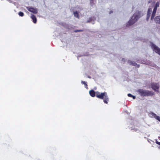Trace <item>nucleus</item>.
<instances>
[{
  "label": "nucleus",
  "mask_w": 160,
  "mask_h": 160,
  "mask_svg": "<svg viewBox=\"0 0 160 160\" xmlns=\"http://www.w3.org/2000/svg\"><path fill=\"white\" fill-rule=\"evenodd\" d=\"M89 94L92 97L96 96L99 99H103L104 102L105 103L108 104V101H109V99L106 92H103L100 93L98 92H95L93 90H91L89 91Z\"/></svg>",
  "instance_id": "1"
},
{
  "label": "nucleus",
  "mask_w": 160,
  "mask_h": 160,
  "mask_svg": "<svg viewBox=\"0 0 160 160\" xmlns=\"http://www.w3.org/2000/svg\"><path fill=\"white\" fill-rule=\"evenodd\" d=\"M138 93L141 97H152L155 94L154 92L148 90L139 89L137 91Z\"/></svg>",
  "instance_id": "2"
},
{
  "label": "nucleus",
  "mask_w": 160,
  "mask_h": 160,
  "mask_svg": "<svg viewBox=\"0 0 160 160\" xmlns=\"http://www.w3.org/2000/svg\"><path fill=\"white\" fill-rule=\"evenodd\" d=\"M140 16V15L139 12H137L135 13L131 19L127 23L126 26L128 27L132 25L139 18Z\"/></svg>",
  "instance_id": "3"
},
{
  "label": "nucleus",
  "mask_w": 160,
  "mask_h": 160,
  "mask_svg": "<svg viewBox=\"0 0 160 160\" xmlns=\"http://www.w3.org/2000/svg\"><path fill=\"white\" fill-rule=\"evenodd\" d=\"M159 83L152 82L151 84V87L155 91L159 92Z\"/></svg>",
  "instance_id": "4"
},
{
  "label": "nucleus",
  "mask_w": 160,
  "mask_h": 160,
  "mask_svg": "<svg viewBox=\"0 0 160 160\" xmlns=\"http://www.w3.org/2000/svg\"><path fill=\"white\" fill-rule=\"evenodd\" d=\"M151 46L153 50L160 55V48L152 43H151Z\"/></svg>",
  "instance_id": "5"
},
{
  "label": "nucleus",
  "mask_w": 160,
  "mask_h": 160,
  "mask_svg": "<svg viewBox=\"0 0 160 160\" xmlns=\"http://www.w3.org/2000/svg\"><path fill=\"white\" fill-rule=\"evenodd\" d=\"M128 63L131 65L136 66L138 68H139L140 67L139 65H138L137 63H136L135 62L133 61L128 60Z\"/></svg>",
  "instance_id": "6"
},
{
  "label": "nucleus",
  "mask_w": 160,
  "mask_h": 160,
  "mask_svg": "<svg viewBox=\"0 0 160 160\" xmlns=\"http://www.w3.org/2000/svg\"><path fill=\"white\" fill-rule=\"evenodd\" d=\"M151 114L155 118L160 122V117L157 116L156 114L153 112H152Z\"/></svg>",
  "instance_id": "7"
},
{
  "label": "nucleus",
  "mask_w": 160,
  "mask_h": 160,
  "mask_svg": "<svg viewBox=\"0 0 160 160\" xmlns=\"http://www.w3.org/2000/svg\"><path fill=\"white\" fill-rule=\"evenodd\" d=\"M154 20L156 23L160 24V16H156Z\"/></svg>",
  "instance_id": "8"
},
{
  "label": "nucleus",
  "mask_w": 160,
  "mask_h": 160,
  "mask_svg": "<svg viewBox=\"0 0 160 160\" xmlns=\"http://www.w3.org/2000/svg\"><path fill=\"white\" fill-rule=\"evenodd\" d=\"M96 20V18L94 17H90L88 19L87 21V23H89L91 21H94Z\"/></svg>",
  "instance_id": "9"
},
{
  "label": "nucleus",
  "mask_w": 160,
  "mask_h": 160,
  "mask_svg": "<svg viewBox=\"0 0 160 160\" xmlns=\"http://www.w3.org/2000/svg\"><path fill=\"white\" fill-rule=\"evenodd\" d=\"M156 11H153V12L152 13L151 17V20H152L154 18V17L155 15V14L156 13Z\"/></svg>",
  "instance_id": "10"
},
{
  "label": "nucleus",
  "mask_w": 160,
  "mask_h": 160,
  "mask_svg": "<svg viewBox=\"0 0 160 160\" xmlns=\"http://www.w3.org/2000/svg\"><path fill=\"white\" fill-rule=\"evenodd\" d=\"M152 11H148V13L147 14V20H148V19L149 18L150 16V14L152 12Z\"/></svg>",
  "instance_id": "11"
},
{
  "label": "nucleus",
  "mask_w": 160,
  "mask_h": 160,
  "mask_svg": "<svg viewBox=\"0 0 160 160\" xmlns=\"http://www.w3.org/2000/svg\"><path fill=\"white\" fill-rule=\"evenodd\" d=\"M81 82L82 84H84V85L85 88H88V86L87 83L86 82L84 81H82Z\"/></svg>",
  "instance_id": "12"
},
{
  "label": "nucleus",
  "mask_w": 160,
  "mask_h": 160,
  "mask_svg": "<svg viewBox=\"0 0 160 160\" xmlns=\"http://www.w3.org/2000/svg\"><path fill=\"white\" fill-rule=\"evenodd\" d=\"M74 14L75 17H76V18H79V16L78 13L77 12V11H76V12H74Z\"/></svg>",
  "instance_id": "13"
},
{
  "label": "nucleus",
  "mask_w": 160,
  "mask_h": 160,
  "mask_svg": "<svg viewBox=\"0 0 160 160\" xmlns=\"http://www.w3.org/2000/svg\"><path fill=\"white\" fill-rule=\"evenodd\" d=\"M95 0H90V3L91 6H92L94 4Z\"/></svg>",
  "instance_id": "14"
},
{
  "label": "nucleus",
  "mask_w": 160,
  "mask_h": 160,
  "mask_svg": "<svg viewBox=\"0 0 160 160\" xmlns=\"http://www.w3.org/2000/svg\"><path fill=\"white\" fill-rule=\"evenodd\" d=\"M83 31V30H82V29H81V30H75L74 31V32H82Z\"/></svg>",
  "instance_id": "15"
},
{
  "label": "nucleus",
  "mask_w": 160,
  "mask_h": 160,
  "mask_svg": "<svg viewBox=\"0 0 160 160\" xmlns=\"http://www.w3.org/2000/svg\"><path fill=\"white\" fill-rule=\"evenodd\" d=\"M128 96L130 97H132V95L130 93H128Z\"/></svg>",
  "instance_id": "16"
},
{
  "label": "nucleus",
  "mask_w": 160,
  "mask_h": 160,
  "mask_svg": "<svg viewBox=\"0 0 160 160\" xmlns=\"http://www.w3.org/2000/svg\"><path fill=\"white\" fill-rule=\"evenodd\" d=\"M156 6L157 7H158L159 6V3L158 2H157L156 4Z\"/></svg>",
  "instance_id": "17"
},
{
  "label": "nucleus",
  "mask_w": 160,
  "mask_h": 160,
  "mask_svg": "<svg viewBox=\"0 0 160 160\" xmlns=\"http://www.w3.org/2000/svg\"><path fill=\"white\" fill-rule=\"evenodd\" d=\"M156 143L158 145H160V142H158V141H157L156 142Z\"/></svg>",
  "instance_id": "18"
},
{
  "label": "nucleus",
  "mask_w": 160,
  "mask_h": 160,
  "mask_svg": "<svg viewBox=\"0 0 160 160\" xmlns=\"http://www.w3.org/2000/svg\"><path fill=\"white\" fill-rule=\"evenodd\" d=\"M157 7L156 6H155L154 9H153V10H156L157 9Z\"/></svg>",
  "instance_id": "19"
},
{
  "label": "nucleus",
  "mask_w": 160,
  "mask_h": 160,
  "mask_svg": "<svg viewBox=\"0 0 160 160\" xmlns=\"http://www.w3.org/2000/svg\"><path fill=\"white\" fill-rule=\"evenodd\" d=\"M132 98L133 99H135V98H136V97L135 96H134L132 95Z\"/></svg>",
  "instance_id": "20"
},
{
  "label": "nucleus",
  "mask_w": 160,
  "mask_h": 160,
  "mask_svg": "<svg viewBox=\"0 0 160 160\" xmlns=\"http://www.w3.org/2000/svg\"><path fill=\"white\" fill-rule=\"evenodd\" d=\"M31 9H32V10H37L36 9H35L33 8H31Z\"/></svg>",
  "instance_id": "21"
},
{
  "label": "nucleus",
  "mask_w": 160,
  "mask_h": 160,
  "mask_svg": "<svg viewBox=\"0 0 160 160\" xmlns=\"http://www.w3.org/2000/svg\"><path fill=\"white\" fill-rule=\"evenodd\" d=\"M112 11H110V13H112Z\"/></svg>",
  "instance_id": "22"
},
{
  "label": "nucleus",
  "mask_w": 160,
  "mask_h": 160,
  "mask_svg": "<svg viewBox=\"0 0 160 160\" xmlns=\"http://www.w3.org/2000/svg\"><path fill=\"white\" fill-rule=\"evenodd\" d=\"M88 77L89 78H91V77H90V76H88Z\"/></svg>",
  "instance_id": "23"
},
{
  "label": "nucleus",
  "mask_w": 160,
  "mask_h": 160,
  "mask_svg": "<svg viewBox=\"0 0 160 160\" xmlns=\"http://www.w3.org/2000/svg\"><path fill=\"white\" fill-rule=\"evenodd\" d=\"M148 10H150V9L149 8Z\"/></svg>",
  "instance_id": "24"
},
{
  "label": "nucleus",
  "mask_w": 160,
  "mask_h": 160,
  "mask_svg": "<svg viewBox=\"0 0 160 160\" xmlns=\"http://www.w3.org/2000/svg\"><path fill=\"white\" fill-rule=\"evenodd\" d=\"M124 59L123 58H122V60H123Z\"/></svg>",
  "instance_id": "25"
}]
</instances>
